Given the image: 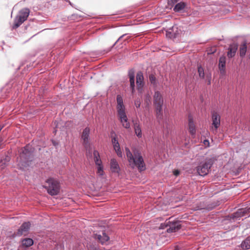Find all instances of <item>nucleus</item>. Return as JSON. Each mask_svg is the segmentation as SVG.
Here are the masks:
<instances>
[{"label": "nucleus", "instance_id": "obj_1", "mask_svg": "<svg viewBox=\"0 0 250 250\" xmlns=\"http://www.w3.org/2000/svg\"><path fill=\"white\" fill-rule=\"evenodd\" d=\"M125 151L131 167L134 168L137 167L140 171H143L146 169L143 158L139 151L134 150L133 154L127 147L125 148Z\"/></svg>", "mask_w": 250, "mask_h": 250}, {"label": "nucleus", "instance_id": "obj_2", "mask_svg": "<svg viewBox=\"0 0 250 250\" xmlns=\"http://www.w3.org/2000/svg\"><path fill=\"white\" fill-rule=\"evenodd\" d=\"M116 100V109L119 119L123 126L126 129H128L130 127V125L126 114L125 106L124 104L122 96L118 95Z\"/></svg>", "mask_w": 250, "mask_h": 250}, {"label": "nucleus", "instance_id": "obj_3", "mask_svg": "<svg viewBox=\"0 0 250 250\" xmlns=\"http://www.w3.org/2000/svg\"><path fill=\"white\" fill-rule=\"evenodd\" d=\"M153 104L155 107L157 117L161 118L163 115V99L161 94L158 91L155 92L153 96Z\"/></svg>", "mask_w": 250, "mask_h": 250}, {"label": "nucleus", "instance_id": "obj_4", "mask_svg": "<svg viewBox=\"0 0 250 250\" xmlns=\"http://www.w3.org/2000/svg\"><path fill=\"white\" fill-rule=\"evenodd\" d=\"M46 184L47 185L45 186V188L49 194L55 195L59 193L60 185L57 180L53 178H49L46 180Z\"/></svg>", "mask_w": 250, "mask_h": 250}, {"label": "nucleus", "instance_id": "obj_5", "mask_svg": "<svg viewBox=\"0 0 250 250\" xmlns=\"http://www.w3.org/2000/svg\"><path fill=\"white\" fill-rule=\"evenodd\" d=\"M213 160L211 159H207L204 163H201L196 168L197 172L202 176H204L208 174L212 166Z\"/></svg>", "mask_w": 250, "mask_h": 250}, {"label": "nucleus", "instance_id": "obj_6", "mask_svg": "<svg viewBox=\"0 0 250 250\" xmlns=\"http://www.w3.org/2000/svg\"><path fill=\"white\" fill-rule=\"evenodd\" d=\"M29 10L28 8L21 9L16 16L14 20V24L13 28H17L19 27L25 20L29 15Z\"/></svg>", "mask_w": 250, "mask_h": 250}, {"label": "nucleus", "instance_id": "obj_7", "mask_svg": "<svg viewBox=\"0 0 250 250\" xmlns=\"http://www.w3.org/2000/svg\"><path fill=\"white\" fill-rule=\"evenodd\" d=\"M29 145L26 146L22 151V153L20 154L21 159L22 160V162H20L19 166L21 168H23V167H25L26 165H28L29 157L31 154V151L29 150Z\"/></svg>", "mask_w": 250, "mask_h": 250}, {"label": "nucleus", "instance_id": "obj_8", "mask_svg": "<svg viewBox=\"0 0 250 250\" xmlns=\"http://www.w3.org/2000/svg\"><path fill=\"white\" fill-rule=\"evenodd\" d=\"M94 160L97 167V173L99 176H102L104 175V167L102 165V162L100 159L99 152L97 150H94L93 152Z\"/></svg>", "mask_w": 250, "mask_h": 250}, {"label": "nucleus", "instance_id": "obj_9", "mask_svg": "<svg viewBox=\"0 0 250 250\" xmlns=\"http://www.w3.org/2000/svg\"><path fill=\"white\" fill-rule=\"evenodd\" d=\"M220 125V116L217 113L213 112L212 113V125L211 126V129L213 133L217 131Z\"/></svg>", "mask_w": 250, "mask_h": 250}, {"label": "nucleus", "instance_id": "obj_10", "mask_svg": "<svg viewBox=\"0 0 250 250\" xmlns=\"http://www.w3.org/2000/svg\"><path fill=\"white\" fill-rule=\"evenodd\" d=\"M198 71L200 78L204 79L208 84L211 83V74L209 72H204L203 68L200 66L198 67Z\"/></svg>", "mask_w": 250, "mask_h": 250}, {"label": "nucleus", "instance_id": "obj_11", "mask_svg": "<svg viewBox=\"0 0 250 250\" xmlns=\"http://www.w3.org/2000/svg\"><path fill=\"white\" fill-rule=\"evenodd\" d=\"M30 227V224L29 222H25L23 223L15 234V235L17 236H20L23 234H25L28 232Z\"/></svg>", "mask_w": 250, "mask_h": 250}, {"label": "nucleus", "instance_id": "obj_12", "mask_svg": "<svg viewBox=\"0 0 250 250\" xmlns=\"http://www.w3.org/2000/svg\"><path fill=\"white\" fill-rule=\"evenodd\" d=\"M110 170L113 173L119 174L120 171V167L118 162L115 159H112L110 162Z\"/></svg>", "mask_w": 250, "mask_h": 250}, {"label": "nucleus", "instance_id": "obj_13", "mask_svg": "<svg viewBox=\"0 0 250 250\" xmlns=\"http://www.w3.org/2000/svg\"><path fill=\"white\" fill-rule=\"evenodd\" d=\"M226 58L224 56H221L219 60L218 67L220 71V74L223 76L226 72Z\"/></svg>", "mask_w": 250, "mask_h": 250}, {"label": "nucleus", "instance_id": "obj_14", "mask_svg": "<svg viewBox=\"0 0 250 250\" xmlns=\"http://www.w3.org/2000/svg\"><path fill=\"white\" fill-rule=\"evenodd\" d=\"M90 129L86 127L83 131L82 138L83 140L85 147H86L89 146V137Z\"/></svg>", "mask_w": 250, "mask_h": 250}, {"label": "nucleus", "instance_id": "obj_15", "mask_svg": "<svg viewBox=\"0 0 250 250\" xmlns=\"http://www.w3.org/2000/svg\"><path fill=\"white\" fill-rule=\"evenodd\" d=\"M177 26L174 25L172 26L171 29H169L167 32V36L170 38H175L177 37V35L179 34V32L177 31Z\"/></svg>", "mask_w": 250, "mask_h": 250}, {"label": "nucleus", "instance_id": "obj_16", "mask_svg": "<svg viewBox=\"0 0 250 250\" xmlns=\"http://www.w3.org/2000/svg\"><path fill=\"white\" fill-rule=\"evenodd\" d=\"M188 129L191 135H194L196 133L195 126L191 116H188Z\"/></svg>", "mask_w": 250, "mask_h": 250}, {"label": "nucleus", "instance_id": "obj_17", "mask_svg": "<svg viewBox=\"0 0 250 250\" xmlns=\"http://www.w3.org/2000/svg\"><path fill=\"white\" fill-rule=\"evenodd\" d=\"M136 83L138 89L141 88L144 84V76L142 72H139L136 75Z\"/></svg>", "mask_w": 250, "mask_h": 250}, {"label": "nucleus", "instance_id": "obj_18", "mask_svg": "<svg viewBox=\"0 0 250 250\" xmlns=\"http://www.w3.org/2000/svg\"><path fill=\"white\" fill-rule=\"evenodd\" d=\"M181 229V224L179 222L173 223L169 226V228L167 229L168 232H175Z\"/></svg>", "mask_w": 250, "mask_h": 250}, {"label": "nucleus", "instance_id": "obj_19", "mask_svg": "<svg viewBox=\"0 0 250 250\" xmlns=\"http://www.w3.org/2000/svg\"><path fill=\"white\" fill-rule=\"evenodd\" d=\"M237 50V45L235 44L230 45L228 49V56L229 58H232L235 55Z\"/></svg>", "mask_w": 250, "mask_h": 250}, {"label": "nucleus", "instance_id": "obj_20", "mask_svg": "<svg viewBox=\"0 0 250 250\" xmlns=\"http://www.w3.org/2000/svg\"><path fill=\"white\" fill-rule=\"evenodd\" d=\"M128 76L130 83V87L132 89V92H133L135 87L134 82V73L133 70H129L128 72Z\"/></svg>", "mask_w": 250, "mask_h": 250}, {"label": "nucleus", "instance_id": "obj_21", "mask_svg": "<svg viewBox=\"0 0 250 250\" xmlns=\"http://www.w3.org/2000/svg\"><path fill=\"white\" fill-rule=\"evenodd\" d=\"M250 212V208L247 209H240L237 211H236L235 213L233 214V217H241L245 214L247 211Z\"/></svg>", "mask_w": 250, "mask_h": 250}, {"label": "nucleus", "instance_id": "obj_22", "mask_svg": "<svg viewBox=\"0 0 250 250\" xmlns=\"http://www.w3.org/2000/svg\"><path fill=\"white\" fill-rule=\"evenodd\" d=\"M134 126L135 134L138 138H141L142 137V133L140 124L136 123L134 124Z\"/></svg>", "mask_w": 250, "mask_h": 250}, {"label": "nucleus", "instance_id": "obj_23", "mask_svg": "<svg viewBox=\"0 0 250 250\" xmlns=\"http://www.w3.org/2000/svg\"><path fill=\"white\" fill-rule=\"evenodd\" d=\"M97 238L101 242L102 244H104L107 242L109 237L105 233H103V235H97Z\"/></svg>", "mask_w": 250, "mask_h": 250}, {"label": "nucleus", "instance_id": "obj_24", "mask_svg": "<svg viewBox=\"0 0 250 250\" xmlns=\"http://www.w3.org/2000/svg\"><path fill=\"white\" fill-rule=\"evenodd\" d=\"M9 161L10 157L8 156H6L4 159H1L0 162V169L2 170L4 169L5 167L7 165Z\"/></svg>", "mask_w": 250, "mask_h": 250}, {"label": "nucleus", "instance_id": "obj_25", "mask_svg": "<svg viewBox=\"0 0 250 250\" xmlns=\"http://www.w3.org/2000/svg\"><path fill=\"white\" fill-rule=\"evenodd\" d=\"M241 246L243 249H250V236L242 242Z\"/></svg>", "mask_w": 250, "mask_h": 250}, {"label": "nucleus", "instance_id": "obj_26", "mask_svg": "<svg viewBox=\"0 0 250 250\" xmlns=\"http://www.w3.org/2000/svg\"><path fill=\"white\" fill-rule=\"evenodd\" d=\"M22 244L25 247H29L33 244V240L31 238H25L22 240Z\"/></svg>", "mask_w": 250, "mask_h": 250}, {"label": "nucleus", "instance_id": "obj_27", "mask_svg": "<svg viewBox=\"0 0 250 250\" xmlns=\"http://www.w3.org/2000/svg\"><path fill=\"white\" fill-rule=\"evenodd\" d=\"M113 145L114 149L115 151H116L117 155L119 157H122V152L121 150L120 145H119L118 142H116V144H114Z\"/></svg>", "mask_w": 250, "mask_h": 250}, {"label": "nucleus", "instance_id": "obj_28", "mask_svg": "<svg viewBox=\"0 0 250 250\" xmlns=\"http://www.w3.org/2000/svg\"><path fill=\"white\" fill-rule=\"evenodd\" d=\"M113 145L114 149L115 151H116L117 155L119 157H122V152L121 150L120 145H119L118 142H116V144H114Z\"/></svg>", "mask_w": 250, "mask_h": 250}, {"label": "nucleus", "instance_id": "obj_29", "mask_svg": "<svg viewBox=\"0 0 250 250\" xmlns=\"http://www.w3.org/2000/svg\"><path fill=\"white\" fill-rule=\"evenodd\" d=\"M247 50L246 44L243 43L240 47V56L243 57L245 56Z\"/></svg>", "mask_w": 250, "mask_h": 250}, {"label": "nucleus", "instance_id": "obj_30", "mask_svg": "<svg viewBox=\"0 0 250 250\" xmlns=\"http://www.w3.org/2000/svg\"><path fill=\"white\" fill-rule=\"evenodd\" d=\"M185 7V4L184 2H179L176 4L174 8V10L175 12H179L183 10Z\"/></svg>", "mask_w": 250, "mask_h": 250}, {"label": "nucleus", "instance_id": "obj_31", "mask_svg": "<svg viewBox=\"0 0 250 250\" xmlns=\"http://www.w3.org/2000/svg\"><path fill=\"white\" fill-rule=\"evenodd\" d=\"M151 103V96L147 94L146 96L145 99L144 104H145V108H148Z\"/></svg>", "mask_w": 250, "mask_h": 250}, {"label": "nucleus", "instance_id": "obj_32", "mask_svg": "<svg viewBox=\"0 0 250 250\" xmlns=\"http://www.w3.org/2000/svg\"><path fill=\"white\" fill-rule=\"evenodd\" d=\"M149 80L152 84H153L154 85H156V78L154 75H149Z\"/></svg>", "mask_w": 250, "mask_h": 250}, {"label": "nucleus", "instance_id": "obj_33", "mask_svg": "<svg viewBox=\"0 0 250 250\" xmlns=\"http://www.w3.org/2000/svg\"><path fill=\"white\" fill-rule=\"evenodd\" d=\"M141 103L140 101L136 100L135 101V105L137 108L140 106Z\"/></svg>", "mask_w": 250, "mask_h": 250}, {"label": "nucleus", "instance_id": "obj_34", "mask_svg": "<svg viewBox=\"0 0 250 250\" xmlns=\"http://www.w3.org/2000/svg\"><path fill=\"white\" fill-rule=\"evenodd\" d=\"M203 143L206 146H209V143L208 140H204Z\"/></svg>", "mask_w": 250, "mask_h": 250}, {"label": "nucleus", "instance_id": "obj_35", "mask_svg": "<svg viewBox=\"0 0 250 250\" xmlns=\"http://www.w3.org/2000/svg\"><path fill=\"white\" fill-rule=\"evenodd\" d=\"M180 174V171L178 170H175L174 171H173V174L176 176H177L178 175H179Z\"/></svg>", "mask_w": 250, "mask_h": 250}, {"label": "nucleus", "instance_id": "obj_36", "mask_svg": "<svg viewBox=\"0 0 250 250\" xmlns=\"http://www.w3.org/2000/svg\"><path fill=\"white\" fill-rule=\"evenodd\" d=\"M118 141L117 140V139L114 137L112 139V143L113 145H114V144H116V142H118Z\"/></svg>", "mask_w": 250, "mask_h": 250}, {"label": "nucleus", "instance_id": "obj_37", "mask_svg": "<svg viewBox=\"0 0 250 250\" xmlns=\"http://www.w3.org/2000/svg\"><path fill=\"white\" fill-rule=\"evenodd\" d=\"M176 1V0H168V3L171 4L175 2Z\"/></svg>", "mask_w": 250, "mask_h": 250}, {"label": "nucleus", "instance_id": "obj_38", "mask_svg": "<svg viewBox=\"0 0 250 250\" xmlns=\"http://www.w3.org/2000/svg\"><path fill=\"white\" fill-rule=\"evenodd\" d=\"M175 250H179V249L178 248H175Z\"/></svg>", "mask_w": 250, "mask_h": 250}, {"label": "nucleus", "instance_id": "obj_39", "mask_svg": "<svg viewBox=\"0 0 250 250\" xmlns=\"http://www.w3.org/2000/svg\"><path fill=\"white\" fill-rule=\"evenodd\" d=\"M122 37H124V35H122V36H121L120 38H122Z\"/></svg>", "mask_w": 250, "mask_h": 250}, {"label": "nucleus", "instance_id": "obj_40", "mask_svg": "<svg viewBox=\"0 0 250 250\" xmlns=\"http://www.w3.org/2000/svg\"><path fill=\"white\" fill-rule=\"evenodd\" d=\"M122 37H124V35H122V36H121L120 38H122Z\"/></svg>", "mask_w": 250, "mask_h": 250}]
</instances>
